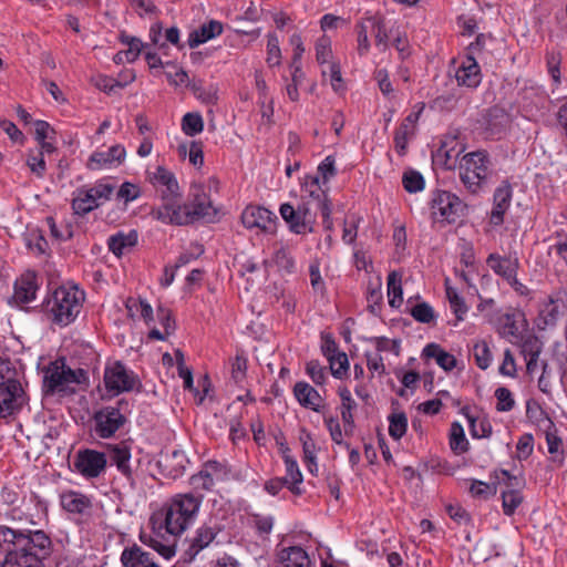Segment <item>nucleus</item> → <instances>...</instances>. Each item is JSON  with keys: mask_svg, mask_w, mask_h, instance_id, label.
<instances>
[{"mask_svg": "<svg viewBox=\"0 0 567 567\" xmlns=\"http://www.w3.org/2000/svg\"><path fill=\"white\" fill-rule=\"evenodd\" d=\"M0 542L6 553L1 567H44L51 540L42 530L20 532L0 526Z\"/></svg>", "mask_w": 567, "mask_h": 567, "instance_id": "nucleus-1", "label": "nucleus"}, {"mask_svg": "<svg viewBox=\"0 0 567 567\" xmlns=\"http://www.w3.org/2000/svg\"><path fill=\"white\" fill-rule=\"evenodd\" d=\"M203 494L183 493L174 495L164 506V525L167 533L183 534L195 520Z\"/></svg>", "mask_w": 567, "mask_h": 567, "instance_id": "nucleus-2", "label": "nucleus"}, {"mask_svg": "<svg viewBox=\"0 0 567 567\" xmlns=\"http://www.w3.org/2000/svg\"><path fill=\"white\" fill-rule=\"evenodd\" d=\"M84 300V292L76 287L56 288L47 302L48 312L54 323L65 327L79 316Z\"/></svg>", "mask_w": 567, "mask_h": 567, "instance_id": "nucleus-3", "label": "nucleus"}, {"mask_svg": "<svg viewBox=\"0 0 567 567\" xmlns=\"http://www.w3.org/2000/svg\"><path fill=\"white\" fill-rule=\"evenodd\" d=\"M489 175V159L484 151L465 154L460 161V178L472 194H477Z\"/></svg>", "mask_w": 567, "mask_h": 567, "instance_id": "nucleus-4", "label": "nucleus"}, {"mask_svg": "<svg viewBox=\"0 0 567 567\" xmlns=\"http://www.w3.org/2000/svg\"><path fill=\"white\" fill-rule=\"evenodd\" d=\"M85 380L83 369L72 370L64 360L51 362L44 370L43 384L47 392H66L73 389L71 385L80 384Z\"/></svg>", "mask_w": 567, "mask_h": 567, "instance_id": "nucleus-5", "label": "nucleus"}, {"mask_svg": "<svg viewBox=\"0 0 567 567\" xmlns=\"http://www.w3.org/2000/svg\"><path fill=\"white\" fill-rule=\"evenodd\" d=\"M128 402L121 399L116 405H107L94 413L95 433L102 439L112 437L127 421Z\"/></svg>", "mask_w": 567, "mask_h": 567, "instance_id": "nucleus-6", "label": "nucleus"}, {"mask_svg": "<svg viewBox=\"0 0 567 567\" xmlns=\"http://www.w3.org/2000/svg\"><path fill=\"white\" fill-rule=\"evenodd\" d=\"M432 216L434 220L455 223L465 209L464 203L454 194L446 190H437L431 200Z\"/></svg>", "mask_w": 567, "mask_h": 567, "instance_id": "nucleus-7", "label": "nucleus"}, {"mask_svg": "<svg viewBox=\"0 0 567 567\" xmlns=\"http://www.w3.org/2000/svg\"><path fill=\"white\" fill-rule=\"evenodd\" d=\"M162 204L153 207L151 216L164 224L187 225L189 224L186 206L181 204V194L162 195Z\"/></svg>", "mask_w": 567, "mask_h": 567, "instance_id": "nucleus-8", "label": "nucleus"}, {"mask_svg": "<svg viewBox=\"0 0 567 567\" xmlns=\"http://www.w3.org/2000/svg\"><path fill=\"white\" fill-rule=\"evenodd\" d=\"M25 402V393L18 380L9 379L0 383V417L16 415Z\"/></svg>", "mask_w": 567, "mask_h": 567, "instance_id": "nucleus-9", "label": "nucleus"}, {"mask_svg": "<svg viewBox=\"0 0 567 567\" xmlns=\"http://www.w3.org/2000/svg\"><path fill=\"white\" fill-rule=\"evenodd\" d=\"M136 382V375L128 371L120 361L113 362L105 368L104 384L107 392L112 394L116 395L122 392L132 391Z\"/></svg>", "mask_w": 567, "mask_h": 567, "instance_id": "nucleus-10", "label": "nucleus"}, {"mask_svg": "<svg viewBox=\"0 0 567 567\" xmlns=\"http://www.w3.org/2000/svg\"><path fill=\"white\" fill-rule=\"evenodd\" d=\"M220 532L221 527L218 524L204 523L200 525L194 535L187 539L188 546L184 550L183 560L192 563L203 549L214 542Z\"/></svg>", "mask_w": 567, "mask_h": 567, "instance_id": "nucleus-11", "label": "nucleus"}, {"mask_svg": "<svg viewBox=\"0 0 567 567\" xmlns=\"http://www.w3.org/2000/svg\"><path fill=\"white\" fill-rule=\"evenodd\" d=\"M189 196L190 203L189 205H185L186 213L189 215V224L200 218H206L209 221L215 218L217 212L204 186L197 184L192 185Z\"/></svg>", "mask_w": 567, "mask_h": 567, "instance_id": "nucleus-12", "label": "nucleus"}, {"mask_svg": "<svg viewBox=\"0 0 567 567\" xmlns=\"http://www.w3.org/2000/svg\"><path fill=\"white\" fill-rule=\"evenodd\" d=\"M106 464V455L91 449L79 451L74 458L75 470L86 478L99 477L105 471Z\"/></svg>", "mask_w": 567, "mask_h": 567, "instance_id": "nucleus-13", "label": "nucleus"}, {"mask_svg": "<svg viewBox=\"0 0 567 567\" xmlns=\"http://www.w3.org/2000/svg\"><path fill=\"white\" fill-rule=\"evenodd\" d=\"M277 216L265 207L247 206L241 214L246 228H259L267 233L275 231Z\"/></svg>", "mask_w": 567, "mask_h": 567, "instance_id": "nucleus-14", "label": "nucleus"}, {"mask_svg": "<svg viewBox=\"0 0 567 567\" xmlns=\"http://www.w3.org/2000/svg\"><path fill=\"white\" fill-rule=\"evenodd\" d=\"M499 474L502 475V478L498 474H496V478L499 482L502 481L507 487V491L502 492L503 511L504 514L509 516L514 514L523 501V496L517 489V487L520 486V481L516 476L511 475L506 470H501Z\"/></svg>", "mask_w": 567, "mask_h": 567, "instance_id": "nucleus-15", "label": "nucleus"}, {"mask_svg": "<svg viewBox=\"0 0 567 567\" xmlns=\"http://www.w3.org/2000/svg\"><path fill=\"white\" fill-rule=\"evenodd\" d=\"M301 198L320 208L321 215H328L329 205L327 190L322 188L319 176H306L301 186Z\"/></svg>", "mask_w": 567, "mask_h": 567, "instance_id": "nucleus-16", "label": "nucleus"}, {"mask_svg": "<svg viewBox=\"0 0 567 567\" xmlns=\"http://www.w3.org/2000/svg\"><path fill=\"white\" fill-rule=\"evenodd\" d=\"M126 151L121 144L111 146L106 152H94L89 158L87 167L92 171L109 167L114 163L122 164L125 159Z\"/></svg>", "mask_w": 567, "mask_h": 567, "instance_id": "nucleus-17", "label": "nucleus"}, {"mask_svg": "<svg viewBox=\"0 0 567 567\" xmlns=\"http://www.w3.org/2000/svg\"><path fill=\"white\" fill-rule=\"evenodd\" d=\"M455 79L458 85L470 89L476 87L482 80L481 69L476 60L467 55L457 66Z\"/></svg>", "mask_w": 567, "mask_h": 567, "instance_id": "nucleus-18", "label": "nucleus"}, {"mask_svg": "<svg viewBox=\"0 0 567 567\" xmlns=\"http://www.w3.org/2000/svg\"><path fill=\"white\" fill-rule=\"evenodd\" d=\"M278 567H315L308 553L300 546L282 548L278 554Z\"/></svg>", "mask_w": 567, "mask_h": 567, "instance_id": "nucleus-19", "label": "nucleus"}, {"mask_svg": "<svg viewBox=\"0 0 567 567\" xmlns=\"http://www.w3.org/2000/svg\"><path fill=\"white\" fill-rule=\"evenodd\" d=\"M487 266L505 281L513 279L514 275H517L519 267L518 258L501 256L496 252L491 254L486 259Z\"/></svg>", "mask_w": 567, "mask_h": 567, "instance_id": "nucleus-20", "label": "nucleus"}, {"mask_svg": "<svg viewBox=\"0 0 567 567\" xmlns=\"http://www.w3.org/2000/svg\"><path fill=\"white\" fill-rule=\"evenodd\" d=\"M297 214L300 217V224L296 223L295 227L296 234H307L313 231V225L317 219V214L320 212V208L310 202L300 199V204L297 206Z\"/></svg>", "mask_w": 567, "mask_h": 567, "instance_id": "nucleus-21", "label": "nucleus"}, {"mask_svg": "<svg viewBox=\"0 0 567 567\" xmlns=\"http://www.w3.org/2000/svg\"><path fill=\"white\" fill-rule=\"evenodd\" d=\"M454 138L444 141L433 155V161L446 169H452L456 166L458 156L463 152V147L456 150Z\"/></svg>", "mask_w": 567, "mask_h": 567, "instance_id": "nucleus-22", "label": "nucleus"}, {"mask_svg": "<svg viewBox=\"0 0 567 567\" xmlns=\"http://www.w3.org/2000/svg\"><path fill=\"white\" fill-rule=\"evenodd\" d=\"M110 461L126 478H133L134 470L131 466V450L125 443L110 446Z\"/></svg>", "mask_w": 567, "mask_h": 567, "instance_id": "nucleus-23", "label": "nucleus"}, {"mask_svg": "<svg viewBox=\"0 0 567 567\" xmlns=\"http://www.w3.org/2000/svg\"><path fill=\"white\" fill-rule=\"evenodd\" d=\"M512 199L511 185L505 183L497 187L494 193V208L491 213V221L494 225L503 223L504 214L509 207Z\"/></svg>", "mask_w": 567, "mask_h": 567, "instance_id": "nucleus-24", "label": "nucleus"}, {"mask_svg": "<svg viewBox=\"0 0 567 567\" xmlns=\"http://www.w3.org/2000/svg\"><path fill=\"white\" fill-rule=\"evenodd\" d=\"M121 561L125 567H159L154 557L138 546L125 548Z\"/></svg>", "mask_w": 567, "mask_h": 567, "instance_id": "nucleus-25", "label": "nucleus"}, {"mask_svg": "<svg viewBox=\"0 0 567 567\" xmlns=\"http://www.w3.org/2000/svg\"><path fill=\"white\" fill-rule=\"evenodd\" d=\"M293 393L297 401L305 408L320 412L322 401L319 392L307 382L300 381L295 384Z\"/></svg>", "mask_w": 567, "mask_h": 567, "instance_id": "nucleus-26", "label": "nucleus"}, {"mask_svg": "<svg viewBox=\"0 0 567 567\" xmlns=\"http://www.w3.org/2000/svg\"><path fill=\"white\" fill-rule=\"evenodd\" d=\"M420 113H421V111L415 112V113H410L403 120V122L401 123L399 128L395 131L394 144H395L396 152L400 155L405 154L406 146H408V140L410 136H412L414 134V127L420 117Z\"/></svg>", "mask_w": 567, "mask_h": 567, "instance_id": "nucleus-27", "label": "nucleus"}, {"mask_svg": "<svg viewBox=\"0 0 567 567\" xmlns=\"http://www.w3.org/2000/svg\"><path fill=\"white\" fill-rule=\"evenodd\" d=\"M137 239L138 234L134 229L128 233L118 231L107 239V247L116 257H121L137 244Z\"/></svg>", "mask_w": 567, "mask_h": 567, "instance_id": "nucleus-28", "label": "nucleus"}, {"mask_svg": "<svg viewBox=\"0 0 567 567\" xmlns=\"http://www.w3.org/2000/svg\"><path fill=\"white\" fill-rule=\"evenodd\" d=\"M60 503L63 509L73 514H84L91 506V499L82 493L68 491L61 494Z\"/></svg>", "mask_w": 567, "mask_h": 567, "instance_id": "nucleus-29", "label": "nucleus"}, {"mask_svg": "<svg viewBox=\"0 0 567 567\" xmlns=\"http://www.w3.org/2000/svg\"><path fill=\"white\" fill-rule=\"evenodd\" d=\"M151 181L156 187L161 188V196L179 194L175 175L164 166L156 168Z\"/></svg>", "mask_w": 567, "mask_h": 567, "instance_id": "nucleus-30", "label": "nucleus"}, {"mask_svg": "<svg viewBox=\"0 0 567 567\" xmlns=\"http://www.w3.org/2000/svg\"><path fill=\"white\" fill-rule=\"evenodd\" d=\"M422 354L425 358H433L435 359L436 363L445 371H451L456 365V359L453 354L446 352L443 350L439 344L436 343H430L424 349Z\"/></svg>", "mask_w": 567, "mask_h": 567, "instance_id": "nucleus-31", "label": "nucleus"}, {"mask_svg": "<svg viewBox=\"0 0 567 567\" xmlns=\"http://www.w3.org/2000/svg\"><path fill=\"white\" fill-rule=\"evenodd\" d=\"M461 413L467 419L471 435L475 439L488 437L492 434V425L487 419H478L470 413V408L464 406Z\"/></svg>", "mask_w": 567, "mask_h": 567, "instance_id": "nucleus-32", "label": "nucleus"}, {"mask_svg": "<svg viewBox=\"0 0 567 567\" xmlns=\"http://www.w3.org/2000/svg\"><path fill=\"white\" fill-rule=\"evenodd\" d=\"M37 285L31 277H22L16 282L14 298L21 303H29L35 299Z\"/></svg>", "mask_w": 567, "mask_h": 567, "instance_id": "nucleus-33", "label": "nucleus"}, {"mask_svg": "<svg viewBox=\"0 0 567 567\" xmlns=\"http://www.w3.org/2000/svg\"><path fill=\"white\" fill-rule=\"evenodd\" d=\"M402 277L396 271H391L388 276V297L389 305L392 308H399L403 302Z\"/></svg>", "mask_w": 567, "mask_h": 567, "instance_id": "nucleus-34", "label": "nucleus"}, {"mask_svg": "<svg viewBox=\"0 0 567 567\" xmlns=\"http://www.w3.org/2000/svg\"><path fill=\"white\" fill-rule=\"evenodd\" d=\"M468 441L464 429L458 422H453L450 430V447L456 454L461 455L468 451Z\"/></svg>", "mask_w": 567, "mask_h": 567, "instance_id": "nucleus-35", "label": "nucleus"}, {"mask_svg": "<svg viewBox=\"0 0 567 567\" xmlns=\"http://www.w3.org/2000/svg\"><path fill=\"white\" fill-rule=\"evenodd\" d=\"M92 194L86 188L78 189L76 196L72 200V208L76 215H85L97 208Z\"/></svg>", "mask_w": 567, "mask_h": 567, "instance_id": "nucleus-36", "label": "nucleus"}, {"mask_svg": "<svg viewBox=\"0 0 567 567\" xmlns=\"http://www.w3.org/2000/svg\"><path fill=\"white\" fill-rule=\"evenodd\" d=\"M285 464L287 475L282 480L293 494L300 495L301 489L299 487V484L302 482V474L298 467V464L295 460H291L290 457H286Z\"/></svg>", "mask_w": 567, "mask_h": 567, "instance_id": "nucleus-37", "label": "nucleus"}, {"mask_svg": "<svg viewBox=\"0 0 567 567\" xmlns=\"http://www.w3.org/2000/svg\"><path fill=\"white\" fill-rule=\"evenodd\" d=\"M189 461L184 451H174L166 460V466L169 468V475L174 478L184 474Z\"/></svg>", "mask_w": 567, "mask_h": 567, "instance_id": "nucleus-38", "label": "nucleus"}, {"mask_svg": "<svg viewBox=\"0 0 567 567\" xmlns=\"http://www.w3.org/2000/svg\"><path fill=\"white\" fill-rule=\"evenodd\" d=\"M339 395L341 399L340 414L342 422H347L351 425L353 419L352 411L357 409V403L352 399L351 392L348 388H340Z\"/></svg>", "mask_w": 567, "mask_h": 567, "instance_id": "nucleus-39", "label": "nucleus"}, {"mask_svg": "<svg viewBox=\"0 0 567 567\" xmlns=\"http://www.w3.org/2000/svg\"><path fill=\"white\" fill-rule=\"evenodd\" d=\"M389 434L395 439L400 440L406 432L408 429V419L403 412L392 413L389 416Z\"/></svg>", "mask_w": 567, "mask_h": 567, "instance_id": "nucleus-40", "label": "nucleus"}, {"mask_svg": "<svg viewBox=\"0 0 567 567\" xmlns=\"http://www.w3.org/2000/svg\"><path fill=\"white\" fill-rule=\"evenodd\" d=\"M446 298L450 302L451 309L456 316V320L462 321L464 319V315L467 312L464 299L450 286H446Z\"/></svg>", "mask_w": 567, "mask_h": 567, "instance_id": "nucleus-41", "label": "nucleus"}, {"mask_svg": "<svg viewBox=\"0 0 567 567\" xmlns=\"http://www.w3.org/2000/svg\"><path fill=\"white\" fill-rule=\"evenodd\" d=\"M473 355L478 368L486 370L492 362V353L485 341H478L473 347Z\"/></svg>", "mask_w": 567, "mask_h": 567, "instance_id": "nucleus-42", "label": "nucleus"}, {"mask_svg": "<svg viewBox=\"0 0 567 567\" xmlns=\"http://www.w3.org/2000/svg\"><path fill=\"white\" fill-rule=\"evenodd\" d=\"M183 132L188 136L200 133L204 128L203 118L197 113H187L182 121Z\"/></svg>", "mask_w": 567, "mask_h": 567, "instance_id": "nucleus-43", "label": "nucleus"}, {"mask_svg": "<svg viewBox=\"0 0 567 567\" xmlns=\"http://www.w3.org/2000/svg\"><path fill=\"white\" fill-rule=\"evenodd\" d=\"M402 183L404 189L409 193H417L422 190L425 185L422 174L413 169L403 174Z\"/></svg>", "mask_w": 567, "mask_h": 567, "instance_id": "nucleus-44", "label": "nucleus"}, {"mask_svg": "<svg viewBox=\"0 0 567 567\" xmlns=\"http://www.w3.org/2000/svg\"><path fill=\"white\" fill-rule=\"evenodd\" d=\"M189 483L195 489V494H198V491H210L215 485V481L204 467L190 477Z\"/></svg>", "mask_w": 567, "mask_h": 567, "instance_id": "nucleus-45", "label": "nucleus"}, {"mask_svg": "<svg viewBox=\"0 0 567 567\" xmlns=\"http://www.w3.org/2000/svg\"><path fill=\"white\" fill-rule=\"evenodd\" d=\"M86 189L90 192V194H92V197L94 202H96L97 206H100L111 198L114 186L109 183L99 182L94 186Z\"/></svg>", "mask_w": 567, "mask_h": 567, "instance_id": "nucleus-46", "label": "nucleus"}, {"mask_svg": "<svg viewBox=\"0 0 567 567\" xmlns=\"http://www.w3.org/2000/svg\"><path fill=\"white\" fill-rule=\"evenodd\" d=\"M299 440L302 444L305 462L316 466V444L311 434L306 430H301Z\"/></svg>", "mask_w": 567, "mask_h": 567, "instance_id": "nucleus-47", "label": "nucleus"}, {"mask_svg": "<svg viewBox=\"0 0 567 567\" xmlns=\"http://www.w3.org/2000/svg\"><path fill=\"white\" fill-rule=\"evenodd\" d=\"M272 261L279 269H282L287 272H292L295 268V260L290 254V251L284 247L278 248L274 252Z\"/></svg>", "mask_w": 567, "mask_h": 567, "instance_id": "nucleus-48", "label": "nucleus"}, {"mask_svg": "<svg viewBox=\"0 0 567 567\" xmlns=\"http://www.w3.org/2000/svg\"><path fill=\"white\" fill-rule=\"evenodd\" d=\"M316 58L318 63L322 65V68L328 66L329 63H333L331 61L332 51L330 47L329 38H320L316 43Z\"/></svg>", "mask_w": 567, "mask_h": 567, "instance_id": "nucleus-49", "label": "nucleus"}, {"mask_svg": "<svg viewBox=\"0 0 567 567\" xmlns=\"http://www.w3.org/2000/svg\"><path fill=\"white\" fill-rule=\"evenodd\" d=\"M321 72L324 78L329 76V82L336 92L343 89L340 66L337 63H329L328 66L322 68Z\"/></svg>", "mask_w": 567, "mask_h": 567, "instance_id": "nucleus-50", "label": "nucleus"}, {"mask_svg": "<svg viewBox=\"0 0 567 567\" xmlns=\"http://www.w3.org/2000/svg\"><path fill=\"white\" fill-rule=\"evenodd\" d=\"M330 370L334 378L341 379L348 371L349 361L344 352H340L329 359Z\"/></svg>", "mask_w": 567, "mask_h": 567, "instance_id": "nucleus-51", "label": "nucleus"}, {"mask_svg": "<svg viewBox=\"0 0 567 567\" xmlns=\"http://www.w3.org/2000/svg\"><path fill=\"white\" fill-rule=\"evenodd\" d=\"M411 316L419 322L430 323L434 319V310L427 302H421L411 309Z\"/></svg>", "mask_w": 567, "mask_h": 567, "instance_id": "nucleus-52", "label": "nucleus"}, {"mask_svg": "<svg viewBox=\"0 0 567 567\" xmlns=\"http://www.w3.org/2000/svg\"><path fill=\"white\" fill-rule=\"evenodd\" d=\"M165 75L167 80L174 85H188L189 76L188 74L181 69H177L175 65L171 63H166Z\"/></svg>", "mask_w": 567, "mask_h": 567, "instance_id": "nucleus-53", "label": "nucleus"}, {"mask_svg": "<svg viewBox=\"0 0 567 567\" xmlns=\"http://www.w3.org/2000/svg\"><path fill=\"white\" fill-rule=\"evenodd\" d=\"M203 467L207 470L214 481H224L229 475L227 465L217 461H208Z\"/></svg>", "mask_w": 567, "mask_h": 567, "instance_id": "nucleus-54", "label": "nucleus"}, {"mask_svg": "<svg viewBox=\"0 0 567 567\" xmlns=\"http://www.w3.org/2000/svg\"><path fill=\"white\" fill-rule=\"evenodd\" d=\"M495 396L497 399V405H496L497 411L507 412L514 408L515 401L512 396L511 391L507 388L496 389Z\"/></svg>", "mask_w": 567, "mask_h": 567, "instance_id": "nucleus-55", "label": "nucleus"}, {"mask_svg": "<svg viewBox=\"0 0 567 567\" xmlns=\"http://www.w3.org/2000/svg\"><path fill=\"white\" fill-rule=\"evenodd\" d=\"M247 370V360L243 355H236L231 362V379L236 384H240Z\"/></svg>", "mask_w": 567, "mask_h": 567, "instance_id": "nucleus-56", "label": "nucleus"}, {"mask_svg": "<svg viewBox=\"0 0 567 567\" xmlns=\"http://www.w3.org/2000/svg\"><path fill=\"white\" fill-rule=\"evenodd\" d=\"M130 40L126 42L127 50H124L126 62H134L141 52L146 49L148 45L144 44L141 41V38H128Z\"/></svg>", "mask_w": 567, "mask_h": 567, "instance_id": "nucleus-57", "label": "nucleus"}, {"mask_svg": "<svg viewBox=\"0 0 567 567\" xmlns=\"http://www.w3.org/2000/svg\"><path fill=\"white\" fill-rule=\"evenodd\" d=\"M223 31L224 28L219 21L210 20L208 23L202 24L198 30L190 32L189 35L213 37L220 35Z\"/></svg>", "mask_w": 567, "mask_h": 567, "instance_id": "nucleus-58", "label": "nucleus"}, {"mask_svg": "<svg viewBox=\"0 0 567 567\" xmlns=\"http://www.w3.org/2000/svg\"><path fill=\"white\" fill-rule=\"evenodd\" d=\"M347 24V21L340 17L333 14H324L321 18L320 25L323 32H337Z\"/></svg>", "mask_w": 567, "mask_h": 567, "instance_id": "nucleus-59", "label": "nucleus"}, {"mask_svg": "<svg viewBox=\"0 0 567 567\" xmlns=\"http://www.w3.org/2000/svg\"><path fill=\"white\" fill-rule=\"evenodd\" d=\"M306 372L316 384L321 385L324 383L326 371L324 368L321 367L318 361H309L306 365Z\"/></svg>", "mask_w": 567, "mask_h": 567, "instance_id": "nucleus-60", "label": "nucleus"}, {"mask_svg": "<svg viewBox=\"0 0 567 567\" xmlns=\"http://www.w3.org/2000/svg\"><path fill=\"white\" fill-rule=\"evenodd\" d=\"M534 449V439L532 434H524L519 437L516 450H517V457L520 460L527 458L532 453Z\"/></svg>", "mask_w": 567, "mask_h": 567, "instance_id": "nucleus-61", "label": "nucleus"}, {"mask_svg": "<svg viewBox=\"0 0 567 567\" xmlns=\"http://www.w3.org/2000/svg\"><path fill=\"white\" fill-rule=\"evenodd\" d=\"M279 212L282 219L289 225L291 231L296 233L297 228L295 227V224H300V217L297 214V209L289 203H286L280 206Z\"/></svg>", "mask_w": 567, "mask_h": 567, "instance_id": "nucleus-62", "label": "nucleus"}, {"mask_svg": "<svg viewBox=\"0 0 567 567\" xmlns=\"http://www.w3.org/2000/svg\"><path fill=\"white\" fill-rule=\"evenodd\" d=\"M337 174V169L334 166V158L332 156H327L318 166V175L321 176L323 183H328V181Z\"/></svg>", "mask_w": 567, "mask_h": 567, "instance_id": "nucleus-63", "label": "nucleus"}, {"mask_svg": "<svg viewBox=\"0 0 567 567\" xmlns=\"http://www.w3.org/2000/svg\"><path fill=\"white\" fill-rule=\"evenodd\" d=\"M267 49V63L270 66L279 65L281 61V51L279 48L278 38H269Z\"/></svg>", "mask_w": 567, "mask_h": 567, "instance_id": "nucleus-64", "label": "nucleus"}]
</instances>
